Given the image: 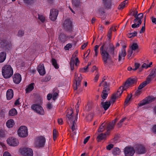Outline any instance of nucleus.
Wrapping results in <instances>:
<instances>
[{"label":"nucleus","mask_w":156,"mask_h":156,"mask_svg":"<svg viewBox=\"0 0 156 156\" xmlns=\"http://www.w3.org/2000/svg\"><path fill=\"white\" fill-rule=\"evenodd\" d=\"M5 131L4 129H1L0 130V136L1 137H4L5 136Z\"/></svg>","instance_id":"49"},{"label":"nucleus","mask_w":156,"mask_h":156,"mask_svg":"<svg viewBox=\"0 0 156 156\" xmlns=\"http://www.w3.org/2000/svg\"><path fill=\"white\" fill-rule=\"evenodd\" d=\"M2 74L4 78L8 79L13 74V69L10 65H6L2 67Z\"/></svg>","instance_id":"2"},{"label":"nucleus","mask_w":156,"mask_h":156,"mask_svg":"<svg viewBox=\"0 0 156 156\" xmlns=\"http://www.w3.org/2000/svg\"><path fill=\"white\" fill-rule=\"evenodd\" d=\"M53 138L54 141L57 138V133L56 130L55 129L53 130Z\"/></svg>","instance_id":"52"},{"label":"nucleus","mask_w":156,"mask_h":156,"mask_svg":"<svg viewBox=\"0 0 156 156\" xmlns=\"http://www.w3.org/2000/svg\"><path fill=\"white\" fill-rule=\"evenodd\" d=\"M102 3L104 6L107 9H111V0H102Z\"/></svg>","instance_id":"21"},{"label":"nucleus","mask_w":156,"mask_h":156,"mask_svg":"<svg viewBox=\"0 0 156 156\" xmlns=\"http://www.w3.org/2000/svg\"><path fill=\"white\" fill-rule=\"evenodd\" d=\"M111 31H109L108 34V40L104 42L100 48V53L101 56L102 60L105 66L111 60V56L115 54V47L112 44L110 43L111 38Z\"/></svg>","instance_id":"1"},{"label":"nucleus","mask_w":156,"mask_h":156,"mask_svg":"<svg viewBox=\"0 0 156 156\" xmlns=\"http://www.w3.org/2000/svg\"><path fill=\"white\" fill-rule=\"evenodd\" d=\"M76 112L77 113V117H76L75 120H74L73 122L72 127H71V129L72 130V131H73L75 129V121H76L77 119V115L78 114V111H77V109H76Z\"/></svg>","instance_id":"45"},{"label":"nucleus","mask_w":156,"mask_h":156,"mask_svg":"<svg viewBox=\"0 0 156 156\" xmlns=\"http://www.w3.org/2000/svg\"><path fill=\"white\" fill-rule=\"evenodd\" d=\"M3 156H11V155L8 152L5 151L4 153Z\"/></svg>","instance_id":"59"},{"label":"nucleus","mask_w":156,"mask_h":156,"mask_svg":"<svg viewBox=\"0 0 156 156\" xmlns=\"http://www.w3.org/2000/svg\"><path fill=\"white\" fill-rule=\"evenodd\" d=\"M20 153L25 156H33V152L32 149L28 148H23L20 150Z\"/></svg>","instance_id":"9"},{"label":"nucleus","mask_w":156,"mask_h":156,"mask_svg":"<svg viewBox=\"0 0 156 156\" xmlns=\"http://www.w3.org/2000/svg\"><path fill=\"white\" fill-rule=\"evenodd\" d=\"M135 152L133 147L127 146L124 148V153L126 156H132Z\"/></svg>","instance_id":"10"},{"label":"nucleus","mask_w":156,"mask_h":156,"mask_svg":"<svg viewBox=\"0 0 156 156\" xmlns=\"http://www.w3.org/2000/svg\"><path fill=\"white\" fill-rule=\"evenodd\" d=\"M127 3V0H125L122 2L119 6L118 9L119 10H122L125 7V5Z\"/></svg>","instance_id":"33"},{"label":"nucleus","mask_w":156,"mask_h":156,"mask_svg":"<svg viewBox=\"0 0 156 156\" xmlns=\"http://www.w3.org/2000/svg\"><path fill=\"white\" fill-rule=\"evenodd\" d=\"M90 138V136H89L86 137L84 140L83 141V143L86 144L88 141L89 140Z\"/></svg>","instance_id":"62"},{"label":"nucleus","mask_w":156,"mask_h":156,"mask_svg":"<svg viewBox=\"0 0 156 156\" xmlns=\"http://www.w3.org/2000/svg\"><path fill=\"white\" fill-rule=\"evenodd\" d=\"M17 113V110L15 108H12L9 112V115L10 116H14Z\"/></svg>","instance_id":"32"},{"label":"nucleus","mask_w":156,"mask_h":156,"mask_svg":"<svg viewBox=\"0 0 156 156\" xmlns=\"http://www.w3.org/2000/svg\"><path fill=\"white\" fill-rule=\"evenodd\" d=\"M136 78H129L125 83L123 86L120 87L118 90V92L116 94H118L119 93L120 95L122 93L123 90H125L130 86H131L133 84L136 83Z\"/></svg>","instance_id":"3"},{"label":"nucleus","mask_w":156,"mask_h":156,"mask_svg":"<svg viewBox=\"0 0 156 156\" xmlns=\"http://www.w3.org/2000/svg\"><path fill=\"white\" fill-rule=\"evenodd\" d=\"M116 121V119H115V120L112 121V122H110L108 124L106 128V133L107 134H109L110 133V131L114 128L115 125Z\"/></svg>","instance_id":"15"},{"label":"nucleus","mask_w":156,"mask_h":156,"mask_svg":"<svg viewBox=\"0 0 156 156\" xmlns=\"http://www.w3.org/2000/svg\"><path fill=\"white\" fill-rule=\"evenodd\" d=\"M100 75L99 73H97L96 74L94 78V80L95 82H96L98 80V79L99 78V76Z\"/></svg>","instance_id":"61"},{"label":"nucleus","mask_w":156,"mask_h":156,"mask_svg":"<svg viewBox=\"0 0 156 156\" xmlns=\"http://www.w3.org/2000/svg\"><path fill=\"white\" fill-rule=\"evenodd\" d=\"M6 54L5 52L2 51L0 53V63L3 62L6 58Z\"/></svg>","instance_id":"26"},{"label":"nucleus","mask_w":156,"mask_h":156,"mask_svg":"<svg viewBox=\"0 0 156 156\" xmlns=\"http://www.w3.org/2000/svg\"><path fill=\"white\" fill-rule=\"evenodd\" d=\"M108 93L102 91V94L101 95V97L103 99H106L108 96Z\"/></svg>","instance_id":"48"},{"label":"nucleus","mask_w":156,"mask_h":156,"mask_svg":"<svg viewBox=\"0 0 156 156\" xmlns=\"http://www.w3.org/2000/svg\"><path fill=\"white\" fill-rule=\"evenodd\" d=\"M0 43L2 47L6 51H8L12 48L11 43L7 40L2 39L0 41Z\"/></svg>","instance_id":"4"},{"label":"nucleus","mask_w":156,"mask_h":156,"mask_svg":"<svg viewBox=\"0 0 156 156\" xmlns=\"http://www.w3.org/2000/svg\"><path fill=\"white\" fill-rule=\"evenodd\" d=\"M151 19L152 23L156 24V18L152 17H151Z\"/></svg>","instance_id":"64"},{"label":"nucleus","mask_w":156,"mask_h":156,"mask_svg":"<svg viewBox=\"0 0 156 156\" xmlns=\"http://www.w3.org/2000/svg\"><path fill=\"white\" fill-rule=\"evenodd\" d=\"M38 18L42 23H44L45 20V17L42 15L38 14Z\"/></svg>","instance_id":"41"},{"label":"nucleus","mask_w":156,"mask_h":156,"mask_svg":"<svg viewBox=\"0 0 156 156\" xmlns=\"http://www.w3.org/2000/svg\"><path fill=\"white\" fill-rule=\"evenodd\" d=\"M150 83H148V81L147 80V79L146 80L144 81L141 83L140 85L138 87V89L139 90H141L142 88H143L144 87L146 86L147 84H148Z\"/></svg>","instance_id":"35"},{"label":"nucleus","mask_w":156,"mask_h":156,"mask_svg":"<svg viewBox=\"0 0 156 156\" xmlns=\"http://www.w3.org/2000/svg\"><path fill=\"white\" fill-rule=\"evenodd\" d=\"M153 132L154 134H156V125L154 126L152 129Z\"/></svg>","instance_id":"63"},{"label":"nucleus","mask_w":156,"mask_h":156,"mask_svg":"<svg viewBox=\"0 0 156 156\" xmlns=\"http://www.w3.org/2000/svg\"><path fill=\"white\" fill-rule=\"evenodd\" d=\"M37 70L40 75H44L46 73L44 66L43 64H39L37 68Z\"/></svg>","instance_id":"17"},{"label":"nucleus","mask_w":156,"mask_h":156,"mask_svg":"<svg viewBox=\"0 0 156 156\" xmlns=\"http://www.w3.org/2000/svg\"><path fill=\"white\" fill-rule=\"evenodd\" d=\"M112 152L114 155L116 156L120 154L121 151L119 148L115 147L112 150Z\"/></svg>","instance_id":"28"},{"label":"nucleus","mask_w":156,"mask_h":156,"mask_svg":"<svg viewBox=\"0 0 156 156\" xmlns=\"http://www.w3.org/2000/svg\"><path fill=\"white\" fill-rule=\"evenodd\" d=\"M127 3V0H125L122 2L119 6L118 9L119 10H122L125 7V5Z\"/></svg>","instance_id":"34"},{"label":"nucleus","mask_w":156,"mask_h":156,"mask_svg":"<svg viewBox=\"0 0 156 156\" xmlns=\"http://www.w3.org/2000/svg\"><path fill=\"white\" fill-rule=\"evenodd\" d=\"M34 83H31L27 87L25 90L26 93L30 92L34 89Z\"/></svg>","instance_id":"29"},{"label":"nucleus","mask_w":156,"mask_h":156,"mask_svg":"<svg viewBox=\"0 0 156 156\" xmlns=\"http://www.w3.org/2000/svg\"><path fill=\"white\" fill-rule=\"evenodd\" d=\"M7 142L8 144L12 146H16L19 144L17 139L14 138L8 139Z\"/></svg>","instance_id":"14"},{"label":"nucleus","mask_w":156,"mask_h":156,"mask_svg":"<svg viewBox=\"0 0 156 156\" xmlns=\"http://www.w3.org/2000/svg\"><path fill=\"white\" fill-rule=\"evenodd\" d=\"M51 62L52 65L56 69H58L59 68L58 65L57 63L56 60L54 58L51 59Z\"/></svg>","instance_id":"39"},{"label":"nucleus","mask_w":156,"mask_h":156,"mask_svg":"<svg viewBox=\"0 0 156 156\" xmlns=\"http://www.w3.org/2000/svg\"><path fill=\"white\" fill-rule=\"evenodd\" d=\"M145 30V26H143L141 28L140 30V33L141 34L142 33H144Z\"/></svg>","instance_id":"60"},{"label":"nucleus","mask_w":156,"mask_h":156,"mask_svg":"<svg viewBox=\"0 0 156 156\" xmlns=\"http://www.w3.org/2000/svg\"><path fill=\"white\" fill-rule=\"evenodd\" d=\"M75 80L76 81V87H74V90H76L77 88L79 87L81 81L82 80V77L81 74L79 75L75 73Z\"/></svg>","instance_id":"11"},{"label":"nucleus","mask_w":156,"mask_h":156,"mask_svg":"<svg viewBox=\"0 0 156 156\" xmlns=\"http://www.w3.org/2000/svg\"><path fill=\"white\" fill-rule=\"evenodd\" d=\"M46 108L48 110H49L52 108L53 105L51 103H48L46 105Z\"/></svg>","instance_id":"53"},{"label":"nucleus","mask_w":156,"mask_h":156,"mask_svg":"<svg viewBox=\"0 0 156 156\" xmlns=\"http://www.w3.org/2000/svg\"><path fill=\"white\" fill-rule=\"evenodd\" d=\"M13 91L11 89L8 90L6 92V98L7 100H9L12 99L13 97Z\"/></svg>","instance_id":"19"},{"label":"nucleus","mask_w":156,"mask_h":156,"mask_svg":"<svg viewBox=\"0 0 156 156\" xmlns=\"http://www.w3.org/2000/svg\"><path fill=\"white\" fill-rule=\"evenodd\" d=\"M51 79V77L50 76L48 75L45 77L42 80V82H46L49 81Z\"/></svg>","instance_id":"47"},{"label":"nucleus","mask_w":156,"mask_h":156,"mask_svg":"<svg viewBox=\"0 0 156 156\" xmlns=\"http://www.w3.org/2000/svg\"><path fill=\"white\" fill-rule=\"evenodd\" d=\"M31 109L39 115H44V111L43 107L40 105L37 104L32 105L31 107Z\"/></svg>","instance_id":"5"},{"label":"nucleus","mask_w":156,"mask_h":156,"mask_svg":"<svg viewBox=\"0 0 156 156\" xmlns=\"http://www.w3.org/2000/svg\"><path fill=\"white\" fill-rule=\"evenodd\" d=\"M142 23V21L140 20L139 21H138L137 24L136 23H134L132 25L131 27L133 28H138L140 27V25Z\"/></svg>","instance_id":"36"},{"label":"nucleus","mask_w":156,"mask_h":156,"mask_svg":"<svg viewBox=\"0 0 156 156\" xmlns=\"http://www.w3.org/2000/svg\"><path fill=\"white\" fill-rule=\"evenodd\" d=\"M58 94L57 92L54 93L52 97L53 99L54 100H55L57 99V97L58 96Z\"/></svg>","instance_id":"55"},{"label":"nucleus","mask_w":156,"mask_h":156,"mask_svg":"<svg viewBox=\"0 0 156 156\" xmlns=\"http://www.w3.org/2000/svg\"><path fill=\"white\" fill-rule=\"evenodd\" d=\"M149 67H150V65H148L147 64L145 63H144L142 66V68L147 69Z\"/></svg>","instance_id":"57"},{"label":"nucleus","mask_w":156,"mask_h":156,"mask_svg":"<svg viewBox=\"0 0 156 156\" xmlns=\"http://www.w3.org/2000/svg\"><path fill=\"white\" fill-rule=\"evenodd\" d=\"M114 147L113 144H108V146H106V148L107 150H110L112 149Z\"/></svg>","instance_id":"54"},{"label":"nucleus","mask_w":156,"mask_h":156,"mask_svg":"<svg viewBox=\"0 0 156 156\" xmlns=\"http://www.w3.org/2000/svg\"><path fill=\"white\" fill-rule=\"evenodd\" d=\"M67 34L63 33H61L59 35L58 39L61 43H64L67 41Z\"/></svg>","instance_id":"16"},{"label":"nucleus","mask_w":156,"mask_h":156,"mask_svg":"<svg viewBox=\"0 0 156 156\" xmlns=\"http://www.w3.org/2000/svg\"><path fill=\"white\" fill-rule=\"evenodd\" d=\"M135 151L138 154H144L146 152L145 147L140 144H136L135 147Z\"/></svg>","instance_id":"12"},{"label":"nucleus","mask_w":156,"mask_h":156,"mask_svg":"<svg viewBox=\"0 0 156 156\" xmlns=\"http://www.w3.org/2000/svg\"><path fill=\"white\" fill-rule=\"evenodd\" d=\"M58 11L57 9H52L50 10V18L52 21H54L56 20L58 14Z\"/></svg>","instance_id":"13"},{"label":"nucleus","mask_w":156,"mask_h":156,"mask_svg":"<svg viewBox=\"0 0 156 156\" xmlns=\"http://www.w3.org/2000/svg\"><path fill=\"white\" fill-rule=\"evenodd\" d=\"M138 48V46L137 43H134L131 45L130 48L132 51H135Z\"/></svg>","instance_id":"40"},{"label":"nucleus","mask_w":156,"mask_h":156,"mask_svg":"<svg viewBox=\"0 0 156 156\" xmlns=\"http://www.w3.org/2000/svg\"><path fill=\"white\" fill-rule=\"evenodd\" d=\"M45 138L43 136H40L35 139V144L38 147H43L45 145Z\"/></svg>","instance_id":"7"},{"label":"nucleus","mask_w":156,"mask_h":156,"mask_svg":"<svg viewBox=\"0 0 156 156\" xmlns=\"http://www.w3.org/2000/svg\"><path fill=\"white\" fill-rule=\"evenodd\" d=\"M133 16L135 18V19L134 20L133 22L136 23L137 21H139L140 20L142 21L141 19L143 17V14L142 13H140L138 15H134L133 14Z\"/></svg>","instance_id":"22"},{"label":"nucleus","mask_w":156,"mask_h":156,"mask_svg":"<svg viewBox=\"0 0 156 156\" xmlns=\"http://www.w3.org/2000/svg\"><path fill=\"white\" fill-rule=\"evenodd\" d=\"M100 45H96L94 47V51H95V55L94 56L97 57L98 53V49Z\"/></svg>","instance_id":"44"},{"label":"nucleus","mask_w":156,"mask_h":156,"mask_svg":"<svg viewBox=\"0 0 156 156\" xmlns=\"http://www.w3.org/2000/svg\"><path fill=\"white\" fill-rule=\"evenodd\" d=\"M19 136L21 137H25L28 135V130L27 127L24 126H20L18 130Z\"/></svg>","instance_id":"6"},{"label":"nucleus","mask_w":156,"mask_h":156,"mask_svg":"<svg viewBox=\"0 0 156 156\" xmlns=\"http://www.w3.org/2000/svg\"><path fill=\"white\" fill-rule=\"evenodd\" d=\"M72 45L71 43H68L64 47V49L66 50H68L70 48H71Z\"/></svg>","instance_id":"50"},{"label":"nucleus","mask_w":156,"mask_h":156,"mask_svg":"<svg viewBox=\"0 0 156 156\" xmlns=\"http://www.w3.org/2000/svg\"><path fill=\"white\" fill-rule=\"evenodd\" d=\"M24 34V32L23 29H20L19 30L18 34L17 35V36L20 37H22Z\"/></svg>","instance_id":"42"},{"label":"nucleus","mask_w":156,"mask_h":156,"mask_svg":"<svg viewBox=\"0 0 156 156\" xmlns=\"http://www.w3.org/2000/svg\"><path fill=\"white\" fill-rule=\"evenodd\" d=\"M105 125L104 124V123H103L100 126L98 130L99 132H101L104 131L105 129L104 127Z\"/></svg>","instance_id":"46"},{"label":"nucleus","mask_w":156,"mask_h":156,"mask_svg":"<svg viewBox=\"0 0 156 156\" xmlns=\"http://www.w3.org/2000/svg\"><path fill=\"white\" fill-rule=\"evenodd\" d=\"M14 82L16 84H19L21 82L22 78L20 74L18 73L14 74L13 78Z\"/></svg>","instance_id":"18"},{"label":"nucleus","mask_w":156,"mask_h":156,"mask_svg":"<svg viewBox=\"0 0 156 156\" xmlns=\"http://www.w3.org/2000/svg\"><path fill=\"white\" fill-rule=\"evenodd\" d=\"M14 124V122L13 119H10L8 120L6 123L7 127L9 128L12 127Z\"/></svg>","instance_id":"25"},{"label":"nucleus","mask_w":156,"mask_h":156,"mask_svg":"<svg viewBox=\"0 0 156 156\" xmlns=\"http://www.w3.org/2000/svg\"><path fill=\"white\" fill-rule=\"evenodd\" d=\"M133 51L131 50H129L128 51V58L129 59H131L130 58L131 56L133 54Z\"/></svg>","instance_id":"56"},{"label":"nucleus","mask_w":156,"mask_h":156,"mask_svg":"<svg viewBox=\"0 0 156 156\" xmlns=\"http://www.w3.org/2000/svg\"><path fill=\"white\" fill-rule=\"evenodd\" d=\"M72 22L69 19L66 20L63 23L62 26L64 30L69 32L72 30Z\"/></svg>","instance_id":"8"},{"label":"nucleus","mask_w":156,"mask_h":156,"mask_svg":"<svg viewBox=\"0 0 156 156\" xmlns=\"http://www.w3.org/2000/svg\"><path fill=\"white\" fill-rule=\"evenodd\" d=\"M73 112V111L72 108H71L69 110L66 115L67 118H68V120L70 121L71 123V122L73 120V116L72 114Z\"/></svg>","instance_id":"24"},{"label":"nucleus","mask_w":156,"mask_h":156,"mask_svg":"<svg viewBox=\"0 0 156 156\" xmlns=\"http://www.w3.org/2000/svg\"><path fill=\"white\" fill-rule=\"evenodd\" d=\"M150 102V99H145L143 100L140 103L138 104V105L140 106H142L145 105L149 103Z\"/></svg>","instance_id":"30"},{"label":"nucleus","mask_w":156,"mask_h":156,"mask_svg":"<svg viewBox=\"0 0 156 156\" xmlns=\"http://www.w3.org/2000/svg\"><path fill=\"white\" fill-rule=\"evenodd\" d=\"M88 66L85 67L83 68H81L80 69V71L82 73L85 72L88 69Z\"/></svg>","instance_id":"58"},{"label":"nucleus","mask_w":156,"mask_h":156,"mask_svg":"<svg viewBox=\"0 0 156 156\" xmlns=\"http://www.w3.org/2000/svg\"><path fill=\"white\" fill-rule=\"evenodd\" d=\"M106 135L105 133H101L98 135L97 137L98 141H101L106 137Z\"/></svg>","instance_id":"37"},{"label":"nucleus","mask_w":156,"mask_h":156,"mask_svg":"<svg viewBox=\"0 0 156 156\" xmlns=\"http://www.w3.org/2000/svg\"><path fill=\"white\" fill-rule=\"evenodd\" d=\"M103 86L104 87V90L103 91L108 93L110 90L109 83L105 81L103 84Z\"/></svg>","instance_id":"27"},{"label":"nucleus","mask_w":156,"mask_h":156,"mask_svg":"<svg viewBox=\"0 0 156 156\" xmlns=\"http://www.w3.org/2000/svg\"><path fill=\"white\" fill-rule=\"evenodd\" d=\"M72 4L73 6L78 7L80 6V0H72Z\"/></svg>","instance_id":"31"},{"label":"nucleus","mask_w":156,"mask_h":156,"mask_svg":"<svg viewBox=\"0 0 156 156\" xmlns=\"http://www.w3.org/2000/svg\"><path fill=\"white\" fill-rule=\"evenodd\" d=\"M35 0H23V2L27 5H31L35 2Z\"/></svg>","instance_id":"38"},{"label":"nucleus","mask_w":156,"mask_h":156,"mask_svg":"<svg viewBox=\"0 0 156 156\" xmlns=\"http://www.w3.org/2000/svg\"><path fill=\"white\" fill-rule=\"evenodd\" d=\"M102 107L104 108L105 110H107L111 105V102L106 101L105 102H103V101L101 103Z\"/></svg>","instance_id":"23"},{"label":"nucleus","mask_w":156,"mask_h":156,"mask_svg":"<svg viewBox=\"0 0 156 156\" xmlns=\"http://www.w3.org/2000/svg\"><path fill=\"white\" fill-rule=\"evenodd\" d=\"M137 35V32L136 31H135L134 32L131 33L127 34V36L129 38H131L132 37L136 36Z\"/></svg>","instance_id":"43"},{"label":"nucleus","mask_w":156,"mask_h":156,"mask_svg":"<svg viewBox=\"0 0 156 156\" xmlns=\"http://www.w3.org/2000/svg\"><path fill=\"white\" fill-rule=\"evenodd\" d=\"M126 55V52L125 49H122L121 51L119 52V53L118 61H120L122 59H124V57Z\"/></svg>","instance_id":"20"},{"label":"nucleus","mask_w":156,"mask_h":156,"mask_svg":"<svg viewBox=\"0 0 156 156\" xmlns=\"http://www.w3.org/2000/svg\"><path fill=\"white\" fill-rule=\"evenodd\" d=\"M132 97V95H128L126 98L125 101L124 102L125 105H126L128 103L129 101L130 100Z\"/></svg>","instance_id":"51"}]
</instances>
